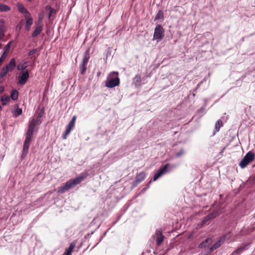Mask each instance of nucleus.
Here are the masks:
<instances>
[{"label": "nucleus", "mask_w": 255, "mask_h": 255, "mask_svg": "<svg viewBox=\"0 0 255 255\" xmlns=\"http://www.w3.org/2000/svg\"><path fill=\"white\" fill-rule=\"evenodd\" d=\"M34 128L35 127H32L31 125H28L26 138L23 144V150L21 155V159L22 160L25 158L28 153L31 138L33 134Z\"/></svg>", "instance_id": "nucleus-1"}, {"label": "nucleus", "mask_w": 255, "mask_h": 255, "mask_svg": "<svg viewBox=\"0 0 255 255\" xmlns=\"http://www.w3.org/2000/svg\"><path fill=\"white\" fill-rule=\"evenodd\" d=\"M85 176H77L76 178L68 181L64 185L59 187L57 192L62 194L73 188L76 185L80 184L84 179Z\"/></svg>", "instance_id": "nucleus-2"}, {"label": "nucleus", "mask_w": 255, "mask_h": 255, "mask_svg": "<svg viewBox=\"0 0 255 255\" xmlns=\"http://www.w3.org/2000/svg\"><path fill=\"white\" fill-rule=\"evenodd\" d=\"M118 72H113L110 74L112 78L106 82V86L108 88H112L120 84V79L118 77Z\"/></svg>", "instance_id": "nucleus-3"}, {"label": "nucleus", "mask_w": 255, "mask_h": 255, "mask_svg": "<svg viewBox=\"0 0 255 255\" xmlns=\"http://www.w3.org/2000/svg\"><path fill=\"white\" fill-rule=\"evenodd\" d=\"M255 157V153L252 151L248 152L242 161L239 163V165L242 168L246 167L249 163L252 162Z\"/></svg>", "instance_id": "nucleus-4"}, {"label": "nucleus", "mask_w": 255, "mask_h": 255, "mask_svg": "<svg viewBox=\"0 0 255 255\" xmlns=\"http://www.w3.org/2000/svg\"><path fill=\"white\" fill-rule=\"evenodd\" d=\"M90 58V48H88L85 52L82 63L80 65L79 70L81 74L83 75L87 70V65Z\"/></svg>", "instance_id": "nucleus-5"}, {"label": "nucleus", "mask_w": 255, "mask_h": 255, "mask_svg": "<svg viewBox=\"0 0 255 255\" xmlns=\"http://www.w3.org/2000/svg\"><path fill=\"white\" fill-rule=\"evenodd\" d=\"M15 66V60L12 58L8 64L1 69V78L5 76L8 72L13 71Z\"/></svg>", "instance_id": "nucleus-6"}, {"label": "nucleus", "mask_w": 255, "mask_h": 255, "mask_svg": "<svg viewBox=\"0 0 255 255\" xmlns=\"http://www.w3.org/2000/svg\"><path fill=\"white\" fill-rule=\"evenodd\" d=\"M164 30L160 24H157L155 28L153 38L161 40L164 37Z\"/></svg>", "instance_id": "nucleus-7"}, {"label": "nucleus", "mask_w": 255, "mask_h": 255, "mask_svg": "<svg viewBox=\"0 0 255 255\" xmlns=\"http://www.w3.org/2000/svg\"><path fill=\"white\" fill-rule=\"evenodd\" d=\"M76 119V116H74L71 121L69 122L68 125L66 127V130L65 131L64 134H63L62 137L64 139H66L67 138V135L70 133V131L73 128L75 125V121Z\"/></svg>", "instance_id": "nucleus-8"}, {"label": "nucleus", "mask_w": 255, "mask_h": 255, "mask_svg": "<svg viewBox=\"0 0 255 255\" xmlns=\"http://www.w3.org/2000/svg\"><path fill=\"white\" fill-rule=\"evenodd\" d=\"M29 78V73L27 70L22 72L18 77V83L20 85H24L26 83Z\"/></svg>", "instance_id": "nucleus-9"}, {"label": "nucleus", "mask_w": 255, "mask_h": 255, "mask_svg": "<svg viewBox=\"0 0 255 255\" xmlns=\"http://www.w3.org/2000/svg\"><path fill=\"white\" fill-rule=\"evenodd\" d=\"M155 238L157 246H159L163 241L164 236L161 229L156 230L155 234Z\"/></svg>", "instance_id": "nucleus-10"}, {"label": "nucleus", "mask_w": 255, "mask_h": 255, "mask_svg": "<svg viewBox=\"0 0 255 255\" xmlns=\"http://www.w3.org/2000/svg\"><path fill=\"white\" fill-rule=\"evenodd\" d=\"M17 7L19 12L24 14V17L25 18H27L28 16L30 15L29 12L24 7L22 4L20 3H18L17 4Z\"/></svg>", "instance_id": "nucleus-11"}, {"label": "nucleus", "mask_w": 255, "mask_h": 255, "mask_svg": "<svg viewBox=\"0 0 255 255\" xmlns=\"http://www.w3.org/2000/svg\"><path fill=\"white\" fill-rule=\"evenodd\" d=\"M12 41H9L8 44L4 47V51L1 55V63L3 62L4 59L6 57L9 51Z\"/></svg>", "instance_id": "nucleus-12"}, {"label": "nucleus", "mask_w": 255, "mask_h": 255, "mask_svg": "<svg viewBox=\"0 0 255 255\" xmlns=\"http://www.w3.org/2000/svg\"><path fill=\"white\" fill-rule=\"evenodd\" d=\"M225 238L224 237L221 238L217 243H216L212 247L209 249V253H211L213 251L219 248L225 242Z\"/></svg>", "instance_id": "nucleus-13"}, {"label": "nucleus", "mask_w": 255, "mask_h": 255, "mask_svg": "<svg viewBox=\"0 0 255 255\" xmlns=\"http://www.w3.org/2000/svg\"><path fill=\"white\" fill-rule=\"evenodd\" d=\"M169 167V164H165L164 166L159 168L157 172L154 175H162L163 174L166 173L168 170Z\"/></svg>", "instance_id": "nucleus-14"}, {"label": "nucleus", "mask_w": 255, "mask_h": 255, "mask_svg": "<svg viewBox=\"0 0 255 255\" xmlns=\"http://www.w3.org/2000/svg\"><path fill=\"white\" fill-rule=\"evenodd\" d=\"M211 242H212V240L211 239L208 238V239H206L204 241H203L201 243H200L198 247L200 249L206 248L210 244H211Z\"/></svg>", "instance_id": "nucleus-15"}, {"label": "nucleus", "mask_w": 255, "mask_h": 255, "mask_svg": "<svg viewBox=\"0 0 255 255\" xmlns=\"http://www.w3.org/2000/svg\"><path fill=\"white\" fill-rule=\"evenodd\" d=\"M42 30V26L41 25H39L37 26L35 29L32 33V37H36L38 35H39L41 33Z\"/></svg>", "instance_id": "nucleus-16"}, {"label": "nucleus", "mask_w": 255, "mask_h": 255, "mask_svg": "<svg viewBox=\"0 0 255 255\" xmlns=\"http://www.w3.org/2000/svg\"><path fill=\"white\" fill-rule=\"evenodd\" d=\"M133 82L136 87H139L141 85V77L139 75H136L133 78Z\"/></svg>", "instance_id": "nucleus-17"}, {"label": "nucleus", "mask_w": 255, "mask_h": 255, "mask_svg": "<svg viewBox=\"0 0 255 255\" xmlns=\"http://www.w3.org/2000/svg\"><path fill=\"white\" fill-rule=\"evenodd\" d=\"M223 126V123L221 120H219L215 124V130L214 131L213 135H215L216 132L219 131L220 128Z\"/></svg>", "instance_id": "nucleus-18"}, {"label": "nucleus", "mask_w": 255, "mask_h": 255, "mask_svg": "<svg viewBox=\"0 0 255 255\" xmlns=\"http://www.w3.org/2000/svg\"><path fill=\"white\" fill-rule=\"evenodd\" d=\"M45 9L47 11H49L48 17L50 18L53 14H56V10L53 8H52L50 5H47L45 7Z\"/></svg>", "instance_id": "nucleus-19"}, {"label": "nucleus", "mask_w": 255, "mask_h": 255, "mask_svg": "<svg viewBox=\"0 0 255 255\" xmlns=\"http://www.w3.org/2000/svg\"><path fill=\"white\" fill-rule=\"evenodd\" d=\"M26 23L25 26V30L26 31H29L30 29V26L32 24L33 19L31 17H29L28 18H26Z\"/></svg>", "instance_id": "nucleus-20"}, {"label": "nucleus", "mask_w": 255, "mask_h": 255, "mask_svg": "<svg viewBox=\"0 0 255 255\" xmlns=\"http://www.w3.org/2000/svg\"><path fill=\"white\" fill-rule=\"evenodd\" d=\"M18 92L16 90H13L11 91V94H10V97L12 100L15 101L18 98Z\"/></svg>", "instance_id": "nucleus-21"}, {"label": "nucleus", "mask_w": 255, "mask_h": 255, "mask_svg": "<svg viewBox=\"0 0 255 255\" xmlns=\"http://www.w3.org/2000/svg\"><path fill=\"white\" fill-rule=\"evenodd\" d=\"M75 246V243H71L68 249L66 250L65 255H71V253Z\"/></svg>", "instance_id": "nucleus-22"}, {"label": "nucleus", "mask_w": 255, "mask_h": 255, "mask_svg": "<svg viewBox=\"0 0 255 255\" xmlns=\"http://www.w3.org/2000/svg\"><path fill=\"white\" fill-rule=\"evenodd\" d=\"M14 108H15L14 113L15 117L20 115L22 114L21 109L19 108L17 105L15 106Z\"/></svg>", "instance_id": "nucleus-23"}, {"label": "nucleus", "mask_w": 255, "mask_h": 255, "mask_svg": "<svg viewBox=\"0 0 255 255\" xmlns=\"http://www.w3.org/2000/svg\"><path fill=\"white\" fill-rule=\"evenodd\" d=\"M10 101V98L8 96H2L1 97V102H2V105H6Z\"/></svg>", "instance_id": "nucleus-24"}, {"label": "nucleus", "mask_w": 255, "mask_h": 255, "mask_svg": "<svg viewBox=\"0 0 255 255\" xmlns=\"http://www.w3.org/2000/svg\"><path fill=\"white\" fill-rule=\"evenodd\" d=\"M27 67V62H25L24 63H20L17 66V69L18 70H23Z\"/></svg>", "instance_id": "nucleus-25"}, {"label": "nucleus", "mask_w": 255, "mask_h": 255, "mask_svg": "<svg viewBox=\"0 0 255 255\" xmlns=\"http://www.w3.org/2000/svg\"><path fill=\"white\" fill-rule=\"evenodd\" d=\"M245 250V248H240L236 250L233 253V255H239Z\"/></svg>", "instance_id": "nucleus-26"}, {"label": "nucleus", "mask_w": 255, "mask_h": 255, "mask_svg": "<svg viewBox=\"0 0 255 255\" xmlns=\"http://www.w3.org/2000/svg\"><path fill=\"white\" fill-rule=\"evenodd\" d=\"M212 218H213L212 217V215L209 214L208 216H206L202 222V225L205 224L207 222L209 221Z\"/></svg>", "instance_id": "nucleus-27"}, {"label": "nucleus", "mask_w": 255, "mask_h": 255, "mask_svg": "<svg viewBox=\"0 0 255 255\" xmlns=\"http://www.w3.org/2000/svg\"><path fill=\"white\" fill-rule=\"evenodd\" d=\"M10 10V7L3 4H1V11H7Z\"/></svg>", "instance_id": "nucleus-28"}, {"label": "nucleus", "mask_w": 255, "mask_h": 255, "mask_svg": "<svg viewBox=\"0 0 255 255\" xmlns=\"http://www.w3.org/2000/svg\"><path fill=\"white\" fill-rule=\"evenodd\" d=\"M184 152H185V151H184V149L182 148L180 150V151L179 152H178L176 153L175 156L177 157L181 156L184 154Z\"/></svg>", "instance_id": "nucleus-29"}, {"label": "nucleus", "mask_w": 255, "mask_h": 255, "mask_svg": "<svg viewBox=\"0 0 255 255\" xmlns=\"http://www.w3.org/2000/svg\"><path fill=\"white\" fill-rule=\"evenodd\" d=\"M28 125H31L32 127H35L39 126L38 124H36V122L35 121V118L32 119Z\"/></svg>", "instance_id": "nucleus-30"}, {"label": "nucleus", "mask_w": 255, "mask_h": 255, "mask_svg": "<svg viewBox=\"0 0 255 255\" xmlns=\"http://www.w3.org/2000/svg\"><path fill=\"white\" fill-rule=\"evenodd\" d=\"M210 215H212V217L214 218L219 215V211L215 210L212 213L210 214Z\"/></svg>", "instance_id": "nucleus-31"}, {"label": "nucleus", "mask_w": 255, "mask_h": 255, "mask_svg": "<svg viewBox=\"0 0 255 255\" xmlns=\"http://www.w3.org/2000/svg\"><path fill=\"white\" fill-rule=\"evenodd\" d=\"M44 108H43L42 109H41L40 111L39 112V113H38L37 116L39 117V118H41V119L42 118V117H43L44 116Z\"/></svg>", "instance_id": "nucleus-32"}, {"label": "nucleus", "mask_w": 255, "mask_h": 255, "mask_svg": "<svg viewBox=\"0 0 255 255\" xmlns=\"http://www.w3.org/2000/svg\"><path fill=\"white\" fill-rule=\"evenodd\" d=\"M140 178H137L135 180L136 185L144 179V176H139Z\"/></svg>", "instance_id": "nucleus-33"}, {"label": "nucleus", "mask_w": 255, "mask_h": 255, "mask_svg": "<svg viewBox=\"0 0 255 255\" xmlns=\"http://www.w3.org/2000/svg\"><path fill=\"white\" fill-rule=\"evenodd\" d=\"M35 121L36 122L37 124L40 125L42 122V119L37 116V118L35 119Z\"/></svg>", "instance_id": "nucleus-34"}, {"label": "nucleus", "mask_w": 255, "mask_h": 255, "mask_svg": "<svg viewBox=\"0 0 255 255\" xmlns=\"http://www.w3.org/2000/svg\"><path fill=\"white\" fill-rule=\"evenodd\" d=\"M4 20L3 19H1V21H0V22H1V38H2V36H4V32L2 30V24L4 23Z\"/></svg>", "instance_id": "nucleus-35"}, {"label": "nucleus", "mask_w": 255, "mask_h": 255, "mask_svg": "<svg viewBox=\"0 0 255 255\" xmlns=\"http://www.w3.org/2000/svg\"><path fill=\"white\" fill-rule=\"evenodd\" d=\"M36 51H37V49H33V50L30 51L28 53V56L33 55L34 54H35L36 53Z\"/></svg>", "instance_id": "nucleus-36"}, {"label": "nucleus", "mask_w": 255, "mask_h": 255, "mask_svg": "<svg viewBox=\"0 0 255 255\" xmlns=\"http://www.w3.org/2000/svg\"><path fill=\"white\" fill-rule=\"evenodd\" d=\"M21 27H22L21 25H20V24L17 25L16 27V30H20V29H21Z\"/></svg>", "instance_id": "nucleus-37"}, {"label": "nucleus", "mask_w": 255, "mask_h": 255, "mask_svg": "<svg viewBox=\"0 0 255 255\" xmlns=\"http://www.w3.org/2000/svg\"><path fill=\"white\" fill-rule=\"evenodd\" d=\"M161 12H162L161 11H159L158 12V13H157V14L156 16V18H155L156 19H158L159 18V13H161Z\"/></svg>", "instance_id": "nucleus-38"}, {"label": "nucleus", "mask_w": 255, "mask_h": 255, "mask_svg": "<svg viewBox=\"0 0 255 255\" xmlns=\"http://www.w3.org/2000/svg\"><path fill=\"white\" fill-rule=\"evenodd\" d=\"M160 177V176H154L153 181H154L156 180Z\"/></svg>", "instance_id": "nucleus-39"}, {"label": "nucleus", "mask_w": 255, "mask_h": 255, "mask_svg": "<svg viewBox=\"0 0 255 255\" xmlns=\"http://www.w3.org/2000/svg\"><path fill=\"white\" fill-rule=\"evenodd\" d=\"M225 148H226V147H224L223 148V149L220 151V154H222V153L224 152V150L225 149Z\"/></svg>", "instance_id": "nucleus-40"}, {"label": "nucleus", "mask_w": 255, "mask_h": 255, "mask_svg": "<svg viewBox=\"0 0 255 255\" xmlns=\"http://www.w3.org/2000/svg\"><path fill=\"white\" fill-rule=\"evenodd\" d=\"M3 90H4L3 87L1 86V90H0L1 93H2L3 92Z\"/></svg>", "instance_id": "nucleus-41"}, {"label": "nucleus", "mask_w": 255, "mask_h": 255, "mask_svg": "<svg viewBox=\"0 0 255 255\" xmlns=\"http://www.w3.org/2000/svg\"><path fill=\"white\" fill-rule=\"evenodd\" d=\"M151 181L150 180L149 182V184H150L151 183Z\"/></svg>", "instance_id": "nucleus-42"}, {"label": "nucleus", "mask_w": 255, "mask_h": 255, "mask_svg": "<svg viewBox=\"0 0 255 255\" xmlns=\"http://www.w3.org/2000/svg\"><path fill=\"white\" fill-rule=\"evenodd\" d=\"M81 176H83V175H84L82 173V174H81Z\"/></svg>", "instance_id": "nucleus-43"}, {"label": "nucleus", "mask_w": 255, "mask_h": 255, "mask_svg": "<svg viewBox=\"0 0 255 255\" xmlns=\"http://www.w3.org/2000/svg\"><path fill=\"white\" fill-rule=\"evenodd\" d=\"M29 1H31V0H28Z\"/></svg>", "instance_id": "nucleus-44"}]
</instances>
